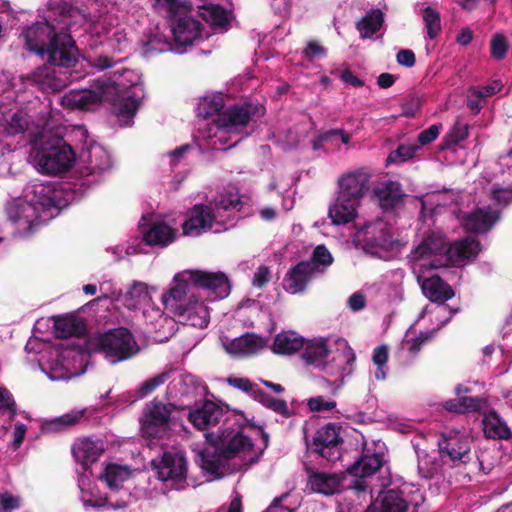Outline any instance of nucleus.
<instances>
[{"label": "nucleus", "mask_w": 512, "mask_h": 512, "mask_svg": "<svg viewBox=\"0 0 512 512\" xmlns=\"http://www.w3.org/2000/svg\"><path fill=\"white\" fill-rule=\"evenodd\" d=\"M318 273L323 274L332 265L334 258L325 245H317L309 260H306Z\"/></svg>", "instance_id": "nucleus-40"}, {"label": "nucleus", "mask_w": 512, "mask_h": 512, "mask_svg": "<svg viewBox=\"0 0 512 512\" xmlns=\"http://www.w3.org/2000/svg\"><path fill=\"white\" fill-rule=\"evenodd\" d=\"M254 400L285 418H289L292 414L286 400L274 398L262 389L255 392Z\"/></svg>", "instance_id": "nucleus-39"}, {"label": "nucleus", "mask_w": 512, "mask_h": 512, "mask_svg": "<svg viewBox=\"0 0 512 512\" xmlns=\"http://www.w3.org/2000/svg\"><path fill=\"white\" fill-rule=\"evenodd\" d=\"M55 336L59 339L83 337L86 334L84 321L74 315H58L53 317Z\"/></svg>", "instance_id": "nucleus-27"}, {"label": "nucleus", "mask_w": 512, "mask_h": 512, "mask_svg": "<svg viewBox=\"0 0 512 512\" xmlns=\"http://www.w3.org/2000/svg\"><path fill=\"white\" fill-rule=\"evenodd\" d=\"M169 379V372H162L141 383L136 391V397L141 399L151 394L156 388L164 384Z\"/></svg>", "instance_id": "nucleus-46"}, {"label": "nucleus", "mask_w": 512, "mask_h": 512, "mask_svg": "<svg viewBox=\"0 0 512 512\" xmlns=\"http://www.w3.org/2000/svg\"><path fill=\"white\" fill-rule=\"evenodd\" d=\"M167 17L176 44L188 46L200 37L202 24L189 15L186 6Z\"/></svg>", "instance_id": "nucleus-12"}, {"label": "nucleus", "mask_w": 512, "mask_h": 512, "mask_svg": "<svg viewBox=\"0 0 512 512\" xmlns=\"http://www.w3.org/2000/svg\"><path fill=\"white\" fill-rule=\"evenodd\" d=\"M389 358V350L387 345L377 346L373 350L372 361L377 366L376 378L384 380L386 377V364Z\"/></svg>", "instance_id": "nucleus-47"}, {"label": "nucleus", "mask_w": 512, "mask_h": 512, "mask_svg": "<svg viewBox=\"0 0 512 512\" xmlns=\"http://www.w3.org/2000/svg\"><path fill=\"white\" fill-rule=\"evenodd\" d=\"M371 175L364 169H358L341 176L338 180V195L341 199H348L352 203L360 204L362 198L369 190Z\"/></svg>", "instance_id": "nucleus-14"}, {"label": "nucleus", "mask_w": 512, "mask_h": 512, "mask_svg": "<svg viewBox=\"0 0 512 512\" xmlns=\"http://www.w3.org/2000/svg\"><path fill=\"white\" fill-rule=\"evenodd\" d=\"M199 16L206 21L212 29L226 32L229 30L233 13L219 4H205L199 6Z\"/></svg>", "instance_id": "nucleus-26"}, {"label": "nucleus", "mask_w": 512, "mask_h": 512, "mask_svg": "<svg viewBox=\"0 0 512 512\" xmlns=\"http://www.w3.org/2000/svg\"><path fill=\"white\" fill-rule=\"evenodd\" d=\"M383 463L384 459L381 454L363 455L347 469V472L353 477H369L375 474L383 466Z\"/></svg>", "instance_id": "nucleus-34"}, {"label": "nucleus", "mask_w": 512, "mask_h": 512, "mask_svg": "<svg viewBox=\"0 0 512 512\" xmlns=\"http://www.w3.org/2000/svg\"><path fill=\"white\" fill-rule=\"evenodd\" d=\"M334 400H326L323 396L312 397L308 400V407L312 412L329 411L336 407Z\"/></svg>", "instance_id": "nucleus-58"}, {"label": "nucleus", "mask_w": 512, "mask_h": 512, "mask_svg": "<svg viewBox=\"0 0 512 512\" xmlns=\"http://www.w3.org/2000/svg\"><path fill=\"white\" fill-rule=\"evenodd\" d=\"M438 448L441 459L446 462L447 458L452 467L467 466L468 464L478 465L479 468L482 466V462L477 456L476 461H473L470 438L460 432L443 433L438 441Z\"/></svg>", "instance_id": "nucleus-7"}, {"label": "nucleus", "mask_w": 512, "mask_h": 512, "mask_svg": "<svg viewBox=\"0 0 512 512\" xmlns=\"http://www.w3.org/2000/svg\"><path fill=\"white\" fill-rule=\"evenodd\" d=\"M423 21L427 29V35L434 39L441 31V18L439 12L428 6L423 10Z\"/></svg>", "instance_id": "nucleus-45"}, {"label": "nucleus", "mask_w": 512, "mask_h": 512, "mask_svg": "<svg viewBox=\"0 0 512 512\" xmlns=\"http://www.w3.org/2000/svg\"><path fill=\"white\" fill-rule=\"evenodd\" d=\"M490 199L498 205L506 207L512 202V188H503L495 184L491 189Z\"/></svg>", "instance_id": "nucleus-52"}, {"label": "nucleus", "mask_w": 512, "mask_h": 512, "mask_svg": "<svg viewBox=\"0 0 512 512\" xmlns=\"http://www.w3.org/2000/svg\"><path fill=\"white\" fill-rule=\"evenodd\" d=\"M481 251L480 241L467 236L454 241L447 248V258L453 264H460L475 259Z\"/></svg>", "instance_id": "nucleus-25"}, {"label": "nucleus", "mask_w": 512, "mask_h": 512, "mask_svg": "<svg viewBox=\"0 0 512 512\" xmlns=\"http://www.w3.org/2000/svg\"><path fill=\"white\" fill-rule=\"evenodd\" d=\"M187 275L193 287L206 289L218 298H225L230 293V282L224 272L188 270Z\"/></svg>", "instance_id": "nucleus-15"}, {"label": "nucleus", "mask_w": 512, "mask_h": 512, "mask_svg": "<svg viewBox=\"0 0 512 512\" xmlns=\"http://www.w3.org/2000/svg\"><path fill=\"white\" fill-rule=\"evenodd\" d=\"M152 301L148 286L142 282H133L130 285V309L147 306Z\"/></svg>", "instance_id": "nucleus-44"}, {"label": "nucleus", "mask_w": 512, "mask_h": 512, "mask_svg": "<svg viewBox=\"0 0 512 512\" xmlns=\"http://www.w3.org/2000/svg\"><path fill=\"white\" fill-rule=\"evenodd\" d=\"M501 88L502 84L500 81H493L491 84L482 87H471L468 92L470 96L482 99L496 94Z\"/></svg>", "instance_id": "nucleus-54"}, {"label": "nucleus", "mask_w": 512, "mask_h": 512, "mask_svg": "<svg viewBox=\"0 0 512 512\" xmlns=\"http://www.w3.org/2000/svg\"><path fill=\"white\" fill-rule=\"evenodd\" d=\"M28 127L29 117L24 110L18 109L9 119H6L5 131L9 136L24 133Z\"/></svg>", "instance_id": "nucleus-43"}, {"label": "nucleus", "mask_w": 512, "mask_h": 512, "mask_svg": "<svg viewBox=\"0 0 512 512\" xmlns=\"http://www.w3.org/2000/svg\"><path fill=\"white\" fill-rule=\"evenodd\" d=\"M8 411L12 417L16 415L17 405L8 389L0 387V412Z\"/></svg>", "instance_id": "nucleus-57"}, {"label": "nucleus", "mask_w": 512, "mask_h": 512, "mask_svg": "<svg viewBox=\"0 0 512 512\" xmlns=\"http://www.w3.org/2000/svg\"><path fill=\"white\" fill-rule=\"evenodd\" d=\"M440 133V126L439 125H431L427 129L421 131L418 135V142L421 145H427L431 142H433Z\"/></svg>", "instance_id": "nucleus-61"}, {"label": "nucleus", "mask_w": 512, "mask_h": 512, "mask_svg": "<svg viewBox=\"0 0 512 512\" xmlns=\"http://www.w3.org/2000/svg\"><path fill=\"white\" fill-rule=\"evenodd\" d=\"M209 447L202 450L200 466L210 475L221 478V466L227 460L235 458L240 453H248L252 450L254 443L252 439L244 435L240 430L226 427L224 424L217 433H205Z\"/></svg>", "instance_id": "nucleus-4"}, {"label": "nucleus", "mask_w": 512, "mask_h": 512, "mask_svg": "<svg viewBox=\"0 0 512 512\" xmlns=\"http://www.w3.org/2000/svg\"><path fill=\"white\" fill-rule=\"evenodd\" d=\"M34 81L44 91H59L63 84L62 81L55 77L54 70L48 67H43L33 73Z\"/></svg>", "instance_id": "nucleus-41"}, {"label": "nucleus", "mask_w": 512, "mask_h": 512, "mask_svg": "<svg viewBox=\"0 0 512 512\" xmlns=\"http://www.w3.org/2000/svg\"><path fill=\"white\" fill-rule=\"evenodd\" d=\"M491 55L497 60L505 57L508 49L506 38L502 34H495L491 40Z\"/></svg>", "instance_id": "nucleus-55"}, {"label": "nucleus", "mask_w": 512, "mask_h": 512, "mask_svg": "<svg viewBox=\"0 0 512 512\" xmlns=\"http://www.w3.org/2000/svg\"><path fill=\"white\" fill-rule=\"evenodd\" d=\"M384 23V14L380 9H372L356 22V29L363 39L371 38Z\"/></svg>", "instance_id": "nucleus-35"}, {"label": "nucleus", "mask_w": 512, "mask_h": 512, "mask_svg": "<svg viewBox=\"0 0 512 512\" xmlns=\"http://www.w3.org/2000/svg\"><path fill=\"white\" fill-rule=\"evenodd\" d=\"M422 291L430 301L442 304L444 310H449L450 317L459 312V308H451L449 305L444 304L445 301L451 299L455 293L452 287L440 276L434 275L426 278L422 283Z\"/></svg>", "instance_id": "nucleus-21"}, {"label": "nucleus", "mask_w": 512, "mask_h": 512, "mask_svg": "<svg viewBox=\"0 0 512 512\" xmlns=\"http://www.w3.org/2000/svg\"><path fill=\"white\" fill-rule=\"evenodd\" d=\"M345 478L346 476L343 473L337 474L318 472L312 469L308 470V485L311 490L325 496L339 493Z\"/></svg>", "instance_id": "nucleus-22"}, {"label": "nucleus", "mask_w": 512, "mask_h": 512, "mask_svg": "<svg viewBox=\"0 0 512 512\" xmlns=\"http://www.w3.org/2000/svg\"><path fill=\"white\" fill-rule=\"evenodd\" d=\"M341 426L335 423H328L320 427L314 434L312 441L309 442L307 437V449L328 462H334L340 459V450L338 446L343 443L340 436Z\"/></svg>", "instance_id": "nucleus-9"}, {"label": "nucleus", "mask_w": 512, "mask_h": 512, "mask_svg": "<svg viewBox=\"0 0 512 512\" xmlns=\"http://www.w3.org/2000/svg\"><path fill=\"white\" fill-rule=\"evenodd\" d=\"M0 506L4 511L18 509L19 499L8 492L0 494Z\"/></svg>", "instance_id": "nucleus-64"}, {"label": "nucleus", "mask_w": 512, "mask_h": 512, "mask_svg": "<svg viewBox=\"0 0 512 512\" xmlns=\"http://www.w3.org/2000/svg\"><path fill=\"white\" fill-rule=\"evenodd\" d=\"M213 111L217 113L214 122L219 128L232 129L246 127L252 117L251 104H233L224 108V102L221 97L212 101Z\"/></svg>", "instance_id": "nucleus-11"}, {"label": "nucleus", "mask_w": 512, "mask_h": 512, "mask_svg": "<svg viewBox=\"0 0 512 512\" xmlns=\"http://www.w3.org/2000/svg\"><path fill=\"white\" fill-rule=\"evenodd\" d=\"M35 161L46 174L57 175L68 171L74 161L75 152L63 137L55 134H41L32 142Z\"/></svg>", "instance_id": "nucleus-6"}, {"label": "nucleus", "mask_w": 512, "mask_h": 512, "mask_svg": "<svg viewBox=\"0 0 512 512\" xmlns=\"http://www.w3.org/2000/svg\"><path fill=\"white\" fill-rule=\"evenodd\" d=\"M447 241L446 237L434 231L428 232L412 251L414 259H423L431 255L447 254Z\"/></svg>", "instance_id": "nucleus-28"}, {"label": "nucleus", "mask_w": 512, "mask_h": 512, "mask_svg": "<svg viewBox=\"0 0 512 512\" xmlns=\"http://www.w3.org/2000/svg\"><path fill=\"white\" fill-rule=\"evenodd\" d=\"M81 417V413L65 414L63 416H60L47 422L44 427L47 431H60L65 427H69L76 424Z\"/></svg>", "instance_id": "nucleus-49"}, {"label": "nucleus", "mask_w": 512, "mask_h": 512, "mask_svg": "<svg viewBox=\"0 0 512 512\" xmlns=\"http://www.w3.org/2000/svg\"><path fill=\"white\" fill-rule=\"evenodd\" d=\"M215 221V214L210 206L204 204L194 205L188 212L187 220L182 224L184 235L199 236L211 230Z\"/></svg>", "instance_id": "nucleus-19"}, {"label": "nucleus", "mask_w": 512, "mask_h": 512, "mask_svg": "<svg viewBox=\"0 0 512 512\" xmlns=\"http://www.w3.org/2000/svg\"><path fill=\"white\" fill-rule=\"evenodd\" d=\"M102 452V446L89 438L82 439L72 449L76 461L85 468L95 463Z\"/></svg>", "instance_id": "nucleus-32"}, {"label": "nucleus", "mask_w": 512, "mask_h": 512, "mask_svg": "<svg viewBox=\"0 0 512 512\" xmlns=\"http://www.w3.org/2000/svg\"><path fill=\"white\" fill-rule=\"evenodd\" d=\"M102 102L110 105V111L120 126L128 125V88L115 81L98 80L95 89L73 90L62 101L67 108L84 111H90Z\"/></svg>", "instance_id": "nucleus-3"}, {"label": "nucleus", "mask_w": 512, "mask_h": 512, "mask_svg": "<svg viewBox=\"0 0 512 512\" xmlns=\"http://www.w3.org/2000/svg\"><path fill=\"white\" fill-rule=\"evenodd\" d=\"M97 346L112 362L128 359V328L105 332L97 338Z\"/></svg>", "instance_id": "nucleus-16"}, {"label": "nucleus", "mask_w": 512, "mask_h": 512, "mask_svg": "<svg viewBox=\"0 0 512 512\" xmlns=\"http://www.w3.org/2000/svg\"><path fill=\"white\" fill-rule=\"evenodd\" d=\"M321 140L331 144L340 140L343 144H348L351 140V135L344 129L335 128L321 133Z\"/></svg>", "instance_id": "nucleus-56"}, {"label": "nucleus", "mask_w": 512, "mask_h": 512, "mask_svg": "<svg viewBox=\"0 0 512 512\" xmlns=\"http://www.w3.org/2000/svg\"><path fill=\"white\" fill-rule=\"evenodd\" d=\"M270 281V270L267 266H260L253 276V285L259 288L264 287Z\"/></svg>", "instance_id": "nucleus-62"}, {"label": "nucleus", "mask_w": 512, "mask_h": 512, "mask_svg": "<svg viewBox=\"0 0 512 512\" xmlns=\"http://www.w3.org/2000/svg\"><path fill=\"white\" fill-rule=\"evenodd\" d=\"M408 502L400 490L390 489L380 496V505L377 512H407Z\"/></svg>", "instance_id": "nucleus-37"}, {"label": "nucleus", "mask_w": 512, "mask_h": 512, "mask_svg": "<svg viewBox=\"0 0 512 512\" xmlns=\"http://www.w3.org/2000/svg\"><path fill=\"white\" fill-rule=\"evenodd\" d=\"M104 480L110 490L117 491L128 479V466L115 463L108 464L99 477Z\"/></svg>", "instance_id": "nucleus-38"}, {"label": "nucleus", "mask_w": 512, "mask_h": 512, "mask_svg": "<svg viewBox=\"0 0 512 512\" xmlns=\"http://www.w3.org/2000/svg\"><path fill=\"white\" fill-rule=\"evenodd\" d=\"M176 406L157 399L148 402L140 419L142 432L153 438H162L172 422V412Z\"/></svg>", "instance_id": "nucleus-8"}, {"label": "nucleus", "mask_w": 512, "mask_h": 512, "mask_svg": "<svg viewBox=\"0 0 512 512\" xmlns=\"http://www.w3.org/2000/svg\"><path fill=\"white\" fill-rule=\"evenodd\" d=\"M153 215H143L138 230L143 242L151 247L164 248L176 240L177 230L163 220H153Z\"/></svg>", "instance_id": "nucleus-10"}, {"label": "nucleus", "mask_w": 512, "mask_h": 512, "mask_svg": "<svg viewBox=\"0 0 512 512\" xmlns=\"http://www.w3.org/2000/svg\"><path fill=\"white\" fill-rule=\"evenodd\" d=\"M223 409L213 401L206 400L201 407L188 413L189 422L198 430L217 425L223 417Z\"/></svg>", "instance_id": "nucleus-24"}, {"label": "nucleus", "mask_w": 512, "mask_h": 512, "mask_svg": "<svg viewBox=\"0 0 512 512\" xmlns=\"http://www.w3.org/2000/svg\"><path fill=\"white\" fill-rule=\"evenodd\" d=\"M145 98V90L142 83L130 84V126L132 125L133 117L137 113Z\"/></svg>", "instance_id": "nucleus-48"}, {"label": "nucleus", "mask_w": 512, "mask_h": 512, "mask_svg": "<svg viewBox=\"0 0 512 512\" xmlns=\"http://www.w3.org/2000/svg\"><path fill=\"white\" fill-rule=\"evenodd\" d=\"M153 464L158 471L159 479L162 481H182L186 478L187 463L184 455L176 450L164 451L161 460Z\"/></svg>", "instance_id": "nucleus-17"}, {"label": "nucleus", "mask_w": 512, "mask_h": 512, "mask_svg": "<svg viewBox=\"0 0 512 512\" xmlns=\"http://www.w3.org/2000/svg\"><path fill=\"white\" fill-rule=\"evenodd\" d=\"M363 236L368 247L393 251L400 246V241L394 239L389 226L381 220L366 224L363 227Z\"/></svg>", "instance_id": "nucleus-18"}, {"label": "nucleus", "mask_w": 512, "mask_h": 512, "mask_svg": "<svg viewBox=\"0 0 512 512\" xmlns=\"http://www.w3.org/2000/svg\"><path fill=\"white\" fill-rule=\"evenodd\" d=\"M305 345V339L294 331L278 333L273 342L272 350L275 354L291 355L301 350Z\"/></svg>", "instance_id": "nucleus-33"}, {"label": "nucleus", "mask_w": 512, "mask_h": 512, "mask_svg": "<svg viewBox=\"0 0 512 512\" xmlns=\"http://www.w3.org/2000/svg\"><path fill=\"white\" fill-rule=\"evenodd\" d=\"M263 339L255 334L247 333L229 342L225 348L229 354L250 355L263 348Z\"/></svg>", "instance_id": "nucleus-31"}, {"label": "nucleus", "mask_w": 512, "mask_h": 512, "mask_svg": "<svg viewBox=\"0 0 512 512\" xmlns=\"http://www.w3.org/2000/svg\"><path fill=\"white\" fill-rule=\"evenodd\" d=\"M501 219V210L493 209L491 206L477 207L469 213H466L461 224L463 229L470 234H486Z\"/></svg>", "instance_id": "nucleus-13"}, {"label": "nucleus", "mask_w": 512, "mask_h": 512, "mask_svg": "<svg viewBox=\"0 0 512 512\" xmlns=\"http://www.w3.org/2000/svg\"><path fill=\"white\" fill-rule=\"evenodd\" d=\"M398 64L411 68L416 63L415 53L410 49H402L396 55Z\"/></svg>", "instance_id": "nucleus-63"}, {"label": "nucleus", "mask_w": 512, "mask_h": 512, "mask_svg": "<svg viewBox=\"0 0 512 512\" xmlns=\"http://www.w3.org/2000/svg\"><path fill=\"white\" fill-rule=\"evenodd\" d=\"M374 196L380 208L387 212L399 207L404 202L405 194L401 183L387 180L380 182L378 186L374 188Z\"/></svg>", "instance_id": "nucleus-23"}, {"label": "nucleus", "mask_w": 512, "mask_h": 512, "mask_svg": "<svg viewBox=\"0 0 512 512\" xmlns=\"http://www.w3.org/2000/svg\"><path fill=\"white\" fill-rule=\"evenodd\" d=\"M302 359L309 365L319 366L324 364L329 353V346L324 339L312 340L306 343Z\"/></svg>", "instance_id": "nucleus-36"}, {"label": "nucleus", "mask_w": 512, "mask_h": 512, "mask_svg": "<svg viewBox=\"0 0 512 512\" xmlns=\"http://www.w3.org/2000/svg\"><path fill=\"white\" fill-rule=\"evenodd\" d=\"M319 274L306 261H300L292 266L284 277L285 289L291 294L305 291L307 285Z\"/></svg>", "instance_id": "nucleus-20"}, {"label": "nucleus", "mask_w": 512, "mask_h": 512, "mask_svg": "<svg viewBox=\"0 0 512 512\" xmlns=\"http://www.w3.org/2000/svg\"><path fill=\"white\" fill-rule=\"evenodd\" d=\"M173 283V286L162 296L164 305L171 307L176 316L190 321L192 326L207 327L209 324L208 307L195 295L188 296L191 283L187 271L176 274Z\"/></svg>", "instance_id": "nucleus-5"}, {"label": "nucleus", "mask_w": 512, "mask_h": 512, "mask_svg": "<svg viewBox=\"0 0 512 512\" xmlns=\"http://www.w3.org/2000/svg\"><path fill=\"white\" fill-rule=\"evenodd\" d=\"M459 406L461 413L477 412L481 410L483 400L479 397H459Z\"/></svg>", "instance_id": "nucleus-59"}, {"label": "nucleus", "mask_w": 512, "mask_h": 512, "mask_svg": "<svg viewBox=\"0 0 512 512\" xmlns=\"http://www.w3.org/2000/svg\"><path fill=\"white\" fill-rule=\"evenodd\" d=\"M482 424L486 438L494 440L512 439V430L496 411L492 410L485 414Z\"/></svg>", "instance_id": "nucleus-29"}, {"label": "nucleus", "mask_w": 512, "mask_h": 512, "mask_svg": "<svg viewBox=\"0 0 512 512\" xmlns=\"http://www.w3.org/2000/svg\"><path fill=\"white\" fill-rule=\"evenodd\" d=\"M226 381L230 386L249 394L253 399L255 392L260 389L257 384L247 377L229 376Z\"/></svg>", "instance_id": "nucleus-51"}, {"label": "nucleus", "mask_w": 512, "mask_h": 512, "mask_svg": "<svg viewBox=\"0 0 512 512\" xmlns=\"http://www.w3.org/2000/svg\"><path fill=\"white\" fill-rule=\"evenodd\" d=\"M29 201L9 210V219L15 223L25 235H30L38 226L37 206L43 210H60L67 206L68 201L63 196V190L52 182H32L25 188Z\"/></svg>", "instance_id": "nucleus-2"}, {"label": "nucleus", "mask_w": 512, "mask_h": 512, "mask_svg": "<svg viewBox=\"0 0 512 512\" xmlns=\"http://www.w3.org/2000/svg\"><path fill=\"white\" fill-rule=\"evenodd\" d=\"M241 204V200L238 197H233L232 195H221L218 199L215 200V208L217 210L227 211L231 208H237Z\"/></svg>", "instance_id": "nucleus-60"}, {"label": "nucleus", "mask_w": 512, "mask_h": 512, "mask_svg": "<svg viewBox=\"0 0 512 512\" xmlns=\"http://www.w3.org/2000/svg\"><path fill=\"white\" fill-rule=\"evenodd\" d=\"M417 146L399 145L397 149L392 151L387 157V163H403L414 157Z\"/></svg>", "instance_id": "nucleus-50"}, {"label": "nucleus", "mask_w": 512, "mask_h": 512, "mask_svg": "<svg viewBox=\"0 0 512 512\" xmlns=\"http://www.w3.org/2000/svg\"><path fill=\"white\" fill-rule=\"evenodd\" d=\"M360 204L352 203L348 199H341L337 195L336 201L329 208V217L334 225H344L352 222L357 217V207Z\"/></svg>", "instance_id": "nucleus-30"}, {"label": "nucleus", "mask_w": 512, "mask_h": 512, "mask_svg": "<svg viewBox=\"0 0 512 512\" xmlns=\"http://www.w3.org/2000/svg\"><path fill=\"white\" fill-rule=\"evenodd\" d=\"M22 36L27 50L50 65L73 67L77 63L79 51L75 40L69 33L57 32L47 21L25 28Z\"/></svg>", "instance_id": "nucleus-1"}, {"label": "nucleus", "mask_w": 512, "mask_h": 512, "mask_svg": "<svg viewBox=\"0 0 512 512\" xmlns=\"http://www.w3.org/2000/svg\"><path fill=\"white\" fill-rule=\"evenodd\" d=\"M469 135V125L457 121L449 130L447 134L442 138L440 148L442 150L449 149L454 145L464 141Z\"/></svg>", "instance_id": "nucleus-42"}, {"label": "nucleus", "mask_w": 512, "mask_h": 512, "mask_svg": "<svg viewBox=\"0 0 512 512\" xmlns=\"http://www.w3.org/2000/svg\"><path fill=\"white\" fill-rule=\"evenodd\" d=\"M438 329H432L430 331L421 332L417 337L407 340L409 344V351L412 354L419 352L423 345L429 343L437 333Z\"/></svg>", "instance_id": "nucleus-53"}]
</instances>
